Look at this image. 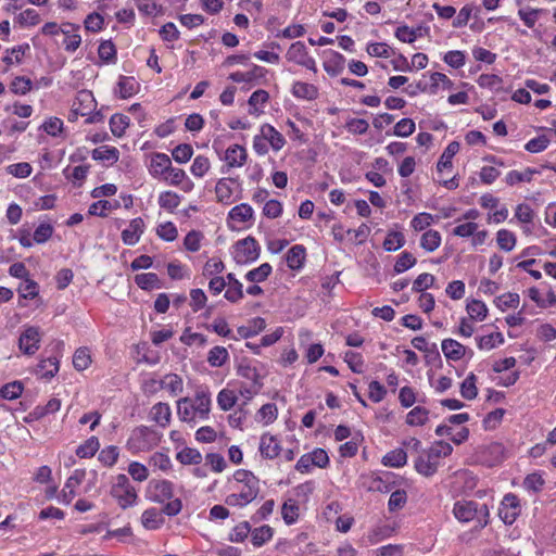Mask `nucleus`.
Masks as SVG:
<instances>
[{
	"instance_id": "nucleus-9",
	"label": "nucleus",
	"mask_w": 556,
	"mask_h": 556,
	"mask_svg": "<svg viewBox=\"0 0 556 556\" xmlns=\"http://www.w3.org/2000/svg\"><path fill=\"white\" fill-rule=\"evenodd\" d=\"M521 508L518 497L508 493L504 496L498 507V517L505 525H513L520 515Z\"/></svg>"
},
{
	"instance_id": "nucleus-23",
	"label": "nucleus",
	"mask_w": 556,
	"mask_h": 556,
	"mask_svg": "<svg viewBox=\"0 0 556 556\" xmlns=\"http://www.w3.org/2000/svg\"><path fill=\"white\" fill-rule=\"evenodd\" d=\"M260 132L263 134L264 138L267 140L274 151L281 150L286 144L285 137L269 124L262 125Z\"/></svg>"
},
{
	"instance_id": "nucleus-43",
	"label": "nucleus",
	"mask_w": 556,
	"mask_h": 556,
	"mask_svg": "<svg viewBox=\"0 0 556 556\" xmlns=\"http://www.w3.org/2000/svg\"><path fill=\"white\" fill-rule=\"evenodd\" d=\"M273 528L264 525L251 530V541L254 546H262L273 538Z\"/></svg>"
},
{
	"instance_id": "nucleus-14",
	"label": "nucleus",
	"mask_w": 556,
	"mask_h": 556,
	"mask_svg": "<svg viewBox=\"0 0 556 556\" xmlns=\"http://www.w3.org/2000/svg\"><path fill=\"white\" fill-rule=\"evenodd\" d=\"M172 166L169 156L165 153H154L149 167L150 174L155 178H164Z\"/></svg>"
},
{
	"instance_id": "nucleus-12",
	"label": "nucleus",
	"mask_w": 556,
	"mask_h": 556,
	"mask_svg": "<svg viewBox=\"0 0 556 556\" xmlns=\"http://www.w3.org/2000/svg\"><path fill=\"white\" fill-rule=\"evenodd\" d=\"M61 34L64 35L63 46L67 52H75L80 43L81 37L78 34L79 25L73 23H64L60 27Z\"/></svg>"
},
{
	"instance_id": "nucleus-4",
	"label": "nucleus",
	"mask_w": 556,
	"mask_h": 556,
	"mask_svg": "<svg viewBox=\"0 0 556 556\" xmlns=\"http://www.w3.org/2000/svg\"><path fill=\"white\" fill-rule=\"evenodd\" d=\"M182 509V502L180 498H175L167 502L162 510L157 508H148L141 515V523L148 530H156L164 523V515L174 517L178 515Z\"/></svg>"
},
{
	"instance_id": "nucleus-38",
	"label": "nucleus",
	"mask_w": 556,
	"mask_h": 556,
	"mask_svg": "<svg viewBox=\"0 0 556 556\" xmlns=\"http://www.w3.org/2000/svg\"><path fill=\"white\" fill-rule=\"evenodd\" d=\"M441 235L438 230H427L420 238V247L427 252H433L441 244Z\"/></svg>"
},
{
	"instance_id": "nucleus-31",
	"label": "nucleus",
	"mask_w": 556,
	"mask_h": 556,
	"mask_svg": "<svg viewBox=\"0 0 556 556\" xmlns=\"http://www.w3.org/2000/svg\"><path fill=\"white\" fill-rule=\"evenodd\" d=\"M407 453L403 448H395L382 457V464L387 467L400 468L406 465Z\"/></svg>"
},
{
	"instance_id": "nucleus-44",
	"label": "nucleus",
	"mask_w": 556,
	"mask_h": 556,
	"mask_svg": "<svg viewBox=\"0 0 556 556\" xmlns=\"http://www.w3.org/2000/svg\"><path fill=\"white\" fill-rule=\"evenodd\" d=\"M480 350L490 351L495 346L504 343V337L501 332H493L488 336H482L476 339Z\"/></svg>"
},
{
	"instance_id": "nucleus-6",
	"label": "nucleus",
	"mask_w": 556,
	"mask_h": 556,
	"mask_svg": "<svg viewBox=\"0 0 556 556\" xmlns=\"http://www.w3.org/2000/svg\"><path fill=\"white\" fill-rule=\"evenodd\" d=\"M160 442L157 432L147 426H140L134 429L127 441L129 450L134 452L149 451Z\"/></svg>"
},
{
	"instance_id": "nucleus-16",
	"label": "nucleus",
	"mask_w": 556,
	"mask_h": 556,
	"mask_svg": "<svg viewBox=\"0 0 556 556\" xmlns=\"http://www.w3.org/2000/svg\"><path fill=\"white\" fill-rule=\"evenodd\" d=\"M396 484V476L393 472L384 471L381 475L372 477L370 482V490L380 493L392 492Z\"/></svg>"
},
{
	"instance_id": "nucleus-60",
	"label": "nucleus",
	"mask_w": 556,
	"mask_h": 556,
	"mask_svg": "<svg viewBox=\"0 0 556 556\" xmlns=\"http://www.w3.org/2000/svg\"><path fill=\"white\" fill-rule=\"evenodd\" d=\"M41 376L45 378H52L59 371V359L56 357H48L42 359L38 365Z\"/></svg>"
},
{
	"instance_id": "nucleus-41",
	"label": "nucleus",
	"mask_w": 556,
	"mask_h": 556,
	"mask_svg": "<svg viewBox=\"0 0 556 556\" xmlns=\"http://www.w3.org/2000/svg\"><path fill=\"white\" fill-rule=\"evenodd\" d=\"M229 358V354L224 346H214L207 354V362L212 367H222Z\"/></svg>"
},
{
	"instance_id": "nucleus-34",
	"label": "nucleus",
	"mask_w": 556,
	"mask_h": 556,
	"mask_svg": "<svg viewBox=\"0 0 556 556\" xmlns=\"http://www.w3.org/2000/svg\"><path fill=\"white\" fill-rule=\"evenodd\" d=\"M345 58L333 52L332 58L324 62V70L329 76H338L344 71Z\"/></svg>"
},
{
	"instance_id": "nucleus-24",
	"label": "nucleus",
	"mask_w": 556,
	"mask_h": 556,
	"mask_svg": "<svg viewBox=\"0 0 556 556\" xmlns=\"http://www.w3.org/2000/svg\"><path fill=\"white\" fill-rule=\"evenodd\" d=\"M226 286H228L226 292H225V299L228 300L231 303H237L243 298V286L242 283L236 278L235 274L229 273L226 276Z\"/></svg>"
},
{
	"instance_id": "nucleus-56",
	"label": "nucleus",
	"mask_w": 556,
	"mask_h": 556,
	"mask_svg": "<svg viewBox=\"0 0 556 556\" xmlns=\"http://www.w3.org/2000/svg\"><path fill=\"white\" fill-rule=\"evenodd\" d=\"M496 241L502 250L509 252L516 245V236L507 229H501L496 233Z\"/></svg>"
},
{
	"instance_id": "nucleus-18",
	"label": "nucleus",
	"mask_w": 556,
	"mask_h": 556,
	"mask_svg": "<svg viewBox=\"0 0 556 556\" xmlns=\"http://www.w3.org/2000/svg\"><path fill=\"white\" fill-rule=\"evenodd\" d=\"M85 477V469H75L73 473L68 477L62 490L66 503H70L74 498V496L76 495L75 490L78 485H80Z\"/></svg>"
},
{
	"instance_id": "nucleus-3",
	"label": "nucleus",
	"mask_w": 556,
	"mask_h": 556,
	"mask_svg": "<svg viewBox=\"0 0 556 556\" xmlns=\"http://www.w3.org/2000/svg\"><path fill=\"white\" fill-rule=\"evenodd\" d=\"M454 516L462 522L476 521V528L482 529L489 523V507L475 501L456 502L453 508Z\"/></svg>"
},
{
	"instance_id": "nucleus-62",
	"label": "nucleus",
	"mask_w": 556,
	"mask_h": 556,
	"mask_svg": "<svg viewBox=\"0 0 556 556\" xmlns=\"http://www.w3.org/2000/svg\"><path fill=\"white\" fill-rule=\"evenodd\" d=\"M416 257L409 252H402L394 264V271L401 274L412 268L416 264Z\"/></svg>"
},
{
	"instance_id": "nucleus-51",
	"label": "nucleus",
	"mask_w": 556,
	"mask_h": 556,
	"mask_svg": "<svg viewBox=\"0 0 556 556\" xmlns=\"http://www.w3.org/2000/svg\"><path fill=\"white\" fill-rule=\"evenodd\" d=\"M180 202V195L174 191H164L159 195V205L170 212L177 208Z\"/></svg>"
},
{
	"instance_id": "nucleus-36",
	"label": "nucleus",
	"mask_w": 556,
	"mask_h": 556,
	"mask_svg": "<svg viewBox=\"0 0 556 556\" xmlns=\"http://www.w3.org/2000/svg\"><path fill=\"white\" fill-rule=\"evenodd\" d=\"M92 159L96 161H108L111 163H116L119 157V152L115 147L102 146L94 149L91 153Z\"/></svg>"
},
{
	"instance_id": "nucleus-37",
	"label": "nucleus",
	"mask_w": 556,
	"mask_h": 556,
	"mask_svg": "<svg viewBox=\"0 0 556 556\" xmlns=\"http://www.w3.org/2000/svg\"><path fill=\"white\" fill-rule=\"evenodd\" d=\"M540 172L535 168L528 167L525 172L510 170L507 173L505 177V181L509 186H514L519 182H530L532 180L533 175L539 174Z\"/></svg>"
},
{
	"instance_id": "nucleus-15",
	"label": "nucleus",
	"mask_w": 556,
	"mask_h": 556,
	"mask_svg": "<svg viewBox=\"0 0 556 556\" xmlns=\"http://www.w3.org/2000/svg\"><path fill=\"white\" fill-rule=\"evenodd\" d=\"M144 230V223L141 217L130 220L128 227L122 231V240L127 245H135Z\"/></svg>"
},
{
	"instance_id": "nucleus-49",
	"label": "nucleus",
	"mask_w": 556,
	"mask_h": 556,
	"mask_svg": "<svg viewBox=\"0 0 556 556\" xmlns=\"http://www.w3.org/2000/svg\"><path fill=\"white\" fill-rule=\"evenodd\" d=\"M271 265L268 263L261 264L257 268H254L245 274V279L251 282H263L271 274Z\"/></svg>"
},
{
	"instance_id": "nucleus-21",
	"label": "nucleus",
	"mask_w": 556,
	"mask_h": 556,
	"mask_svg": "<svg viewBox=\"0 0 556 556\" xmlns=\"http://www.w3.org/2000/svg\"><path fill=\"white\" fill-rule=\"evenodd\" d=\"M291 92L296 99L306 101H313L317 99L319 94L318 88L315 85L304 81H294Z\"/></svg>"
},
{
	"instance_id": "nucleus-46",
	"label": "nucleus",
	"mask_w": 556,
	"mask_h": 556,
	"mask_svg": "<svg viewBox=\"0 0 556 556\" xmlns=\"http://www.w3.org/2000/svg\"><path fill=\"white\" fill-rule=\"evenodd\" d=\"M467 313L470 317V319L473 320H483L488 315V307L486 305L479 300H471L467 303L466 306Z\"/></svg>"
},
{
	"instance_id": "nucleus-61",
	"label": "nucleus",
	"mask_w": 556,
	"mask_h": 556,
	"mask_svg": "<svg viewBox=\"0 0 556 556\" xmlns=\"http://www.w3.org/2000/svg\"><path fill=\"white\" fill-rule=\"evenodd\" d=\"M193 149L189 143L178 144L172 151L173 159L179 164L187 163L191 159Z\"/></svg>"
},
{
	"instance_id": "nucleus-53",
	"label": "nucleus",
	"mask_w": 556,
	"mask_h": 556,
	"mask_svg": "<svg viewBox=\"0 0 556 556\" xmlns=\"http://www.w3.org/2000/svg\"><path fill=\"white\" fill-rule=\"evenodd\" d=\"M29 50L28 45H21L12 48L11 50H7L5 55L2 58V61L7 65L20 64L26 53Z\"/></svg>"
},
{
	"instance_id": "nucleus-54",
	"label": "nucleus",
	"mask_w": 556,
	"mask_h": 556,
	"mask_svg": "<svg viewBox=\"0 0 556 556\" xmlns=\"http://www.w3.org/2000/svg\"><path fill=\"white\" fill-rule=\"evenodd\" d=\"M237 395L232 390L223 389L217 394V404L222 410H230L237 403Z\"/></svg>"
},
{
	"instance_id": "nucleus-39",
	"label": "nucleus",
	"mask_w": 556,
	"mask_h": 556,
	"mask_svg": "<svg viewBox=\"0 0 556 556\" xmlns=\"http://www.w3.org/2000/svg\"><path fill=\"white\" fill-rule=\"evenodd\" d=\"M237 374L240 377L251 381L253 383V387H257V389L262 388V382L260 381V374L257 369L251 366L250 364L242 362L237 368Z\"/></svg>"
},
{
	"instance_id": "nucleus-26",
	"label": "nucleus",
	"mask_w": 556,
	"mask_h": 556,
	"mask_svg": "<svg viewBox=\"0 0 556 556\" xmlns=\"http://www.w3.org/2000/svg\"><path fill=\"white\" fill-rule=\"evenodd\" d=\"M253 217L254 211L248 203L238 204L233 206L228 213V219L239 224L248 223L252 220Z\"/></svg>"
},
{
	"instance_id": "nucleus-35",
	"label": "nucleus",
	"mask_w": 556,
	"mask_h": 556,
	"mask_svg": "<svg viewBox=\"0 0 556 556\" xmlns=\"http://www.w3.org/2000/svg\"><path fill=\"white\" fill-rule=\"evenodd\" d=\"M266 323L262 317H255L249 321L248 326H241L238 328L240 337L248 339L256 336L260 331L265 329Z\"/></svg>"
},
{
	"instance_id": "nucleus-59",
	"label": "nucleus",
	"mask_w": 556,
	"mask_h": 556,
	"mask_svg": "<svg viewBox=\"0 0 556 556\" xmlns=\"http://www.w3.org/2000/svg\"><path fill=\"white\" fill-rule=\"evenodd\" d=\"M405 243V239L402 232L393 231L389 232L383 241V249L388 252L396 251L401 249Z\"/></svg>"
},
{
	"instance_id": "nucleus-55",
	"label": "nucleus",
	"mask_w": 556,
	"mask_h": 556,
	"mask_svg": "<svg viewBox=\"0 0 556 556\" xmlns=\"http://www.w3.org/2000/svg\"><path fill=\"white\" fill-rule=\"evenodd\" d=\"M118 456V447L115 445H109L100 451L98 459L104 466L112 467L116 464Z\"/></svg>"
},
{
	"instance_id": "nucleus-42",
	"label": "nucleus",
	"mask_w": 556,
	"mask_h": 556,
	"mask_svg": "<svg viewBox=\"0 0 556 556\" xmlns=\"http://www.w3.org/2000/svg\"><path fill=\"white\" fill-rule=\"evenodd\" d=\"M100 448V442L97 437H90L76 450V455L80 458L92 457Z\"/></svg>"
},
{
	"instance_id": "nucleus-48",
	"label": "nucleus",
	"mask_w": 556,
	"mask_h": 556,
	"mask_svg": "<svg viewBox=\"0 0 556 556\" xmlns=\"http://www.w3.org/2000/svg\"><path fill=\"white\" fill-rule=\"evenodd\" d=\"M129 126V118L123 114H113L110 118V129L115 137H122Z\"/></svg>"
},
{
	"instance_id": "nucleus-11",
	"label": "nucleus",
	"mask_w": 556,
	"mask_h": 556,
	"mask_svg": "<svg viewBox=\"0 0 556 556\" xmlns=\"http://www.w3.org/2000/svg\"><path fill=\"white\" fill-rule=\"evenodd\" d=\"M438 453H434L431 448L424 450L415 460V469L418 473L425 477H432L439 467Z\"/></svg>"
},
{
	"instance_id": "nucleus-20",
	"label": "nucleus",
	"mask_w": 556,
	"mask_h": 556,
	"mask_svg": "<svg viewBox=\"0 0 556 556\" xmlns=\"http://www.w3.org/2000/svg\"><path fill=\"white\" fill-rule=\"evenodd\" d=\"M441 349L447 359L459 361L467 352V348L454 339H444Z\"/></svg>"
},
{
	"instance_id": "nucleus-58",
	"label": "nucleus",
	"mask_w": 556,
	"mask_h": 556,
	"mask_svg": "<svg viewBox=\"0 0 556 556\" xmlns=\"http://www.w3.org/2000/svg\"><path fill=\"white\" fill-rule=\"evenodd\" d=\"M210 168V160L204 155H198L193 160V163L190 167V172L193 176L202 178L208 172Z\"/></svg>"
},
{
	"instance_id": "nucleus-30",
	"label": "nucleus",
	"mask_w": 556,
	"mask_h": 556,
	"mask_svg": "<svg viewBox=\"0 0 556 556\" xmlns=\"http://www.w3.org/2000/svg\"><path fill=\"white\" fill-rule=\"evenodd\" d=\"M305 261V248L303 245H293L287 253L286 262L289 268L299 269Z\"/></svg>"
},
{
	"instance_id": "nucleus-57",
	"label": "nucleus",
	"mask_w": 556,
	"mask_h": 556,
	"mask_svg": "<svg viewBox=\"0 0 556 556\" xmlns=\"http://www.w3.org/2000/svg\"><path fill=\"white\" fill-rule=\"evenodd\" d=\"M308 54L306 46L302 41L293 42L286 54V58L290 62L300 63L303 58Z\"/></svg>"
},
{
	"instance_id": "nucleus-5",
	"label": "nucleus",
	"mask_w": 556,
	"mask_h": 556,
	"mask_svg": "<svg viewBox=\"0 0 556 556\" xmlns=\"http://www.w3.org/2000/svg\"><path fill=\"white\" fill-rule=\"evenodd\" d=\"M111 495L123 509L132 507L138 500L137 490L124 473L117 475L111 486Z\"/></svg>"
},
{
	"instance_id": "nucleus-29",
	"label": "nucleus",
	"mask_w": 556,
	"mask_h": 556,
	"mask_svg": "<svg viewBox=\"0 0 556 556\" xmlns=\"http://www.w3.org/2000/svg\"><path fill=\"white\" fill-rule=\"evenodd\" d=\"M121 206L119 201L99 200L93 202L88 210L89 215L105 217L108 212L117 210Z\"/></svg>"
},
{
	"instance_id": "nucleus-13",
	"label": "nucleus",
	"mask_w": 556,
	"mask_h": 556,
	"mask_svg": "<svg viewBox=\"0 0 556 556\" xmlns=\"http://www.w3.org/2000/svg\"><path fill=\"white\" fill-rule=\"evenodd\" d=\"M247 151L240 144L230 146L225 152V167L222 168L223 173L228 172L232 167H242L247 162Z\"/></svg>"
},
{
	"instance_id": "nucleus-64",
	"label": "nucleus",
	"mask_w": 556,
	"mask_h": 556,
	"mask_svg": "<svg viewBox=\"0 0 556 556\" xmlns=\"http://www.w3.org/2000/svg\"><path fill=\"white\" fill-rule=\"evenodd\" d=\"M407 502V494L404 490H395L391 492L388 508L391 513L402 509Z\"/></svg>"
},
{
	"instance_id": "nucleus-63",
	"label": "nucleus",
	"mask_w": 556,
	"mask_h": 556,
	"mask_svg": "<svg viewBox=\"0 0 556 556\" xmlns=\"http://www.w3.org/2000/svg\"><path fill=\"white\" fill-rule=\"evenodd\" d=\"M91 363L90 352L87 348H79L73 356V365L77 370H85Z\"/></svg>"
},
{
	"instance_id": "nucleus-19",
	"label": "nucleus",
	"mask_w": 556,
	"mask_h": 556,
	"mask_svg": "<svg viewBox=\"0 0 556 556\" xmlns=\"http://www.w3.org/2000/svg\"><path fill=\"white\" fill-rule=\"evenodd\" d=\"M280 445L276 437L265 433L261 437L260 452L264 458L274 459L280 453Z\"/></svg>"
},
{
	"instance_id": "nucleus-28",
	"label": "nucleus",
	"mask_w": 556,
	"mask_h": 556,
	"mask_svg": "<svg viewBox=\"0 0 556 556\" xmlns=\"http://www.w3.org/2000/svg\"><path fill=\"white\" fill-rule=\"evenodd\" d=\"M139 84L132 76H121L117 83L116 92L119 98L127 99L137 93Z\"/></svg>"
},
{
	"instance_id": "nucleus-22",
	"label": "nucleus",
	"mask_w": 556,
	"mask_h": 556,
	"mask_svg": "<svg viewBox=\"0 0 556 556\" xmlns=\"http://www.w3.org/2000/svg\"><path fill=\"white\" fill-rule=\"evenodd\" d=\"M268 100L269 93L266 90L258 89L254 91L248 100L249 113L251 115L258 116L264 112V105L268 102Z\"/></svg>"
},
{
	"instance_id": "nucleus-27",
	"label": "nucleus",
	"mask_w": 556,
	"mask_h": 556,
	"mask_svg": "<svg viewBox=\"0 0 556 556\" xmlns=\"http://www.w3.org/2000/svg\"><path fill=\"white\" fill-rule=\"evenodd\" d=\"M172 410L167 403L159 402L151 408V419L159 426L165 428L169 425Z\"/></svg>"
},
{
	"instance_id": "nucleus-17",
	"label": "nucleus",
	"mask_w": 556,
	"mask_h": 556,
	"mask_svg": "<svg viewBox=\"0 0 556 556\" xmlns=\"http://www.w3.org/2000/svg\"><path fill=\"white\" fill-rule=\"evenodd\" d=\"M76 101L73 104V113L75 115L86 116L96 108V102L90 91L83 90L78 92Z\"/></svg>"
},
{
	"instance_id": "nucleus-33",
	"label": "nucleus",
	"mask_w": 556,
	"mask_h": 556,
	"mask_svg": "<svg viewBox=\"0 0 556 556\" xmlns=\"http://www.w3.org/2000/svg\"><path fill=\"white\" fill-rule=\"evenodd\" d=\"M459 151V143L457 141H452L447 144L445 150L443 151L440 160L437 164V168L439 172H443L446 168L452 167V159Z\"/></svg>"
},
{
	"instance_id": "nucleus-10",
	"label": "nucleus",
	"mask_w": 556,
	"mask_h": 556,
	"mask_svg": "<svg viewBox=\"0 0 556 556\" xmlns=\"http://www.w3.org/2000/svg\"><path fill=\"white\" fill-rule=\"evenodd\" d=\"M41 333L38 327L29 326L18 338V348L26 355H34L40 348Z\"/></svg>"
},
{
	"instance_id": "nucleus-40",
	"label": "nucleus",
	"mask_w": 556,
	"mask_h": 556,
	"mask_svg": "<svg viewBox=\"0 0 556 556\" xmlns=\"http://www.w3.org/2000/svg\"><path fill=\"white\" fill-rule=\"evenodd\" d=\"M176 458L182 465H199L202 462V454L192 447H185L179 451Z\"/></svg>"
},
{
	"instance_id": "nucleus-1",
	"label": "nucleus",
	"mask_w": 556,
	"mask_h": 556,
	"mask_svg": "<svg viewBox=\"0 0 556 556\" xmlns=\"http://www.w3.org/2000/svg\"><path fill=\"white\" fill-rule=\"evenodd\" d=\"M233 480L238 484V492L226 496L228 506L244 507L253 502L260 493V480L250 470L238 469L233 473Z\"/></svg>"
},
{
	"instance_id": "nucleus-7",
	"label": "nucleus",
	"mask_w": 556,
	"mask_h": 556,
	"mask_svg": "<svg viewBox=\"0 0 556 556\" xmlns=\"http://www.w3.org/2000/svg\"><path fill=\"white\" fill-rule=\"evenodd\" d=\"M261 247L251 236L239 240L233 245V260L237 264L245 265L260 257Z\"/></svg>"
},
{
	"instance_id": "nucleus-50",
	"label": "nucleus",
	"mask_w": 556,
	"mask_h": 556,
	"mask_svg": "<svg viewBox=\"0 0 556 556\" xmlns=\"http://www.w3.org/2000/svg\"><path fill=\"white\" fill-rule=\"evenodd\" d=\"M477 377L473 372H470L460 384V394L466 400H473L478 395V389L476 386Z\"/></svg>"
},
{
	"instance_id": "nucleus-25",
	"label": "nucleus",
	"mask_w": 556,
	"mask_h": 556,
	"mask_svg": "<svg viewBox=\"0 0 556 556\" xmlns=\"http://www.w3.org/2000/svg\"><path fill=\"white\" fill-rule=\"evenodd\" d=\"M267 74V70L263 66L253 65L249 72H235L229 75V79L233 83H250L254 79L264 78Z\"/></svg>"
},
{
	"instance_id": "nucleus-32",
	"label": "nucleus",
	"mask_w": 556,
	"mask_h": 556,
	"mask_svg": "<svg viewBox=\"0 0 556 556\" xmlns=\"http://www.w3.org/2000/svg\"><path fill=\"white\" fill-rule=\"evenodd\" d=\"M162 389L167 390L170 395L176 396L184 390L182 379L176 374H169L160 381Z\"/></svg>"
},
{
	"instance_id": "nucleus-52",
	"label": "nucleus",
	"mask_w": 556,
	"mask_h": 556,
	"mask_svg": "<svg viewBox=\"0 0 556 556\" xmlns=\"http://www.w3.org/2000/svg\"><path fill=\"white\" fill-rule=\"evenodd\" d=\"M135 282L142 290H152L159 288L160 279L154 273H146L136 275Z\"/></svg>"
},
{
	"instance_id": "nucleus-2",
	"label": "nucleus",
	"mask_w": 556,
	"mask_h": 556,
	"mask_svg": "<svg viewBox=\"0 0 556 556\" xmlns=\"http://www.w3.org/2000/svg\"><path fill=\"white\" fill-rule=\"evenodd\" d=\"M211 410V397L207 392L199 391L193 400L182 397L177 401V414L181 421L194 426L199 420H206Z\"/></svg>"
},
{
	"instance_id": "nucleus-47",
	"label": "nucleus",
	"mask_w": 556,
	"mask_h": 556,
	"mask_svg": "<svg viewBox=\"0 0 556 556\" xmlns=\"http://www.w3.org/2000/svg\"><path fill=\"white\" fill-rule=\"evenodd\" d=\"M429 410L421 406L414 407L406 416L409 426H422L428 421Z\"/></svg>"
},
{
	"instance_id": "nucleus-8",
	"label": "nucleus",
	"mask_w": 556,
	"mask_h": 556,
	"mask_svg": "<svg viewBox=\"0 0 556 556\" xmlns=\"http://www.w3.org/2000/svg\"><path fill=\"white\" fill-rule=\"evenodd\" d=\"M146 497L159 504L170 502L174 500V484L168 480H151L146 490Z\"/></svg>"
},
{
	"instance_id": "nucleus-45",
	"label": "nucleus",
	"mask_w": 556,
	"mask_h": 556,
	"mask_svg": "<svg viewBox=\"0 0 556 556\" xmlns=\"http://www.w3.org/2000/svg\"><path fill=\"white\" fill-rule=\"evenodd\" d=\"M545 12L544 9L523 8L518 10V16L527 27L533 28L539 16Z\"/></svg>"
}]
</instances>
